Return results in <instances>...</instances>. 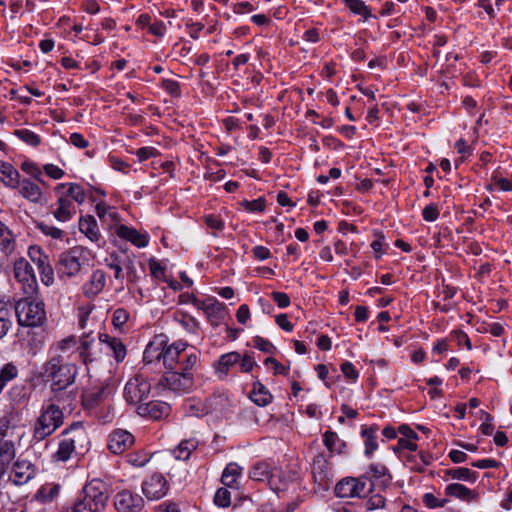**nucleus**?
<instances>
[{
  "label": "nucleus",
  "mask_w": 512,
  "mask_h": 512,
  "mask_svg": "<svg viewBox=\"0 0 512 512\" xmlns=\"http://www.w3.org/2000/svg\"><path fill=\"white\" fill-rule=\"evenodd\" d=\"M186 348H188L186 342L176 341L170 343L166 335L159 334L154 336L146 346L143 361L147 364L154 361H162L166 369H177L180 352L186 350Z\"/></svg>",
  "instance_id": "obj_1"
},
{
  "label": "nucleus",
  "mask_w": 512,
  "mask_h": 512,
  "mask_svg": "<svg viewBox=\"0 0 512 512\" xmlns=\"http://www.w3.org/2000/svg\"><path fill=\"white\" fill-rule=\"evenodd\" d=\"M108 501V493L104 482L93 479L87 483L81 496L70 506L64 507L62 512H100Z\"/></svg>",
  "instance_id": "obj_2"
},
{
  "label": "nucleus",
  "mask_w": 512,
  "mask_h": 512,
  "mask_svg": "<svg viewBox=\"0 0 512 512\" xmlns=\"http://www.w3.org/2000/svg\"><path fill=\"white\" fill-rule=\"evenodd\" d=\"M44 374L52 382V391L60 392L74 383L77 367L61 356H54L44 365Z\"/></svg>",
  "instance_id": "obj_3"
},
{
  "label": "nucleus",
  "mask_w": 512,
  "mask_h": 512,
  "mask_svg": "<svg viewBox=\"0 0 512 512\" xmlns=\"http://www.w3.org/2000/svg\"><path fill=\"white\" fill-rule=\"evenodd\" d=\"M15 314L19 325L26 327L40 326L46 320L44 303L30 298L20 299L16 302Z\"/></svg>",
  "instance_id": "obj_4"
},
{
  "label": "nucleus",
  "mask_w": 512,
  "mask_h": 512,
  "mask_svg": "<svg viewBox=\"0 0 512 512\" xmlns=\"http://www.w3.org/2000/svg\"><path fill=\"white\" fill-rule=\"evenodd\" d=\"M374 483L367 476L347 477L335 486V493L340 498L366 497L373 490Z\"/></svg>",
  "instance_id": "obj_5"
},
{
  "label": "nucleus",
  "mask_w": 512,
  "mask_h": 512,
  "mask_svg": "<svg viewBox=\"0 0 512 512\" xmlns=\"http://www.w3.org/2000/svg\"><path fill=\"white\" fill-rule=\"evenodd\" d=\"M151 393V383L142 374H136L125 384L123 397L127 404L136 408L146 401Z\"/></svg>",
  "instance_id": "obj_6"
},
{
  "label": "nucleus",
  "mask_w": 512,
  "mask_h": 512,
  "mask_svg": "<svg viewBox=\"0 0 512 512\" xmlns=\"http://www.w3.org/2000/svg\"><path fill=\"white\" fill-rule=\"evenodd\" d=\"M194 384V374L183 370L172 369L167 371L157 383L158 389H167L176 393L190 391Z\"/></svg>",
  "instance_id": "obj_7"
},
{
  "label": "nucleus",
  "mask_w": 512,
  "mask_h": 512,
  "mask_svg": "<svg viewBox=\"0 0 512 512\" xmlns=\"http://www.w3.org/2000/svg\"><path fill=\"white\" fill-rule=\"evenodd\" d=\"M63 413L55 404H49L38 418L34 431V437L44 439L50 435L62 423Z\"/></svg>",
  "instance_id": "obj_8"
},
{
  "label": "nucleus",
  "mask_w": 512,
  "mask_h": 512,
  "mask_svg": "<svg viewBox=\"0 0 512 512\" xmlns=\"http://www.w3.org/2000/svg\"><path fill=\"white\" fill-rule=\"evenodd\" d=\"M113 392V385L110 380L101 385L93 386L82 394L81 402L85 410L95 411L103 405Z\"/></svg>",
  "instance_id": "obj_9"
},
{
  "label": "nucleus",
  "mask_w": 512,
  "mask_h": 512,
  "mask_svg": "<svg viewBox=\"0 0 512 512\" xmlns=\"http://www.w3.org/2000/svg\"><path fill=\"white\" fill-rule=\"evenodd\" d=\"M14 277L21 284V289L24 294L31 296L38 288L36 276L30 263L20 258L14 263Z\"/></svg>",
  "instance_id": "obj_10"
},
{
  "label": "nucleus",
  "mask_w": 512,
  "mask_h": 512,
  "mask_svg": "<svg viewBox=\"0 0 512 512\" xmlns=\"http://www.w3.org/2000/svg\"><path fill=\"white\" fill-rule=\"evenodd\" d=\"M191 302L197 309L202 310L205 313L208 321L214 326H218L227 316L225 305L214 297H210L205 300L193 297Z\"/></svg>",
  "instance_id": "obj_11"
},
{
  "label": "nucleus",
  "mask_w": 512,
  "mask_h": 512,
  "mask_svg": "<svg viewBox=\"0 0 512 512\" xmlns=\"http://www.w3.org/2000/svg\"><path fill=\"white\" fill-rule=\"evenodd\" d=\"M331 451L332 450L319 452L313 458L312 476L315 483L320 487H327L331 482V463L329 462Z\"/></svg>",
  "instance_id": "obj_12"
},
{
  "label": "nucleus",
  "mask_w": 512,
  "mask_h": 512,
  "mask_svg": "<svg viewBox=\"0 0 512 512\" xmlns=\"http://www.w3.org/2000/svg\"><path fill=\"white\" fill-rule=\"evenodd\" d=\"M169 490V483L160 473H154L142 483V492L149 500L163 498Z\"/></svg>",
  "instance_id": "obj_13"
},
{
  "label": "nucleus",
  "mask_w": 512,
  "mask_h": 512,
  "mask_svg": "<svg viewBox=\"0 0 512 512\" xmlns=\"http://www.w3.org/2000/svg\"><path fill=\"white\" fill-rule=\"evenodd\" d=\"M114 505L118 512H139L144 507V500L137 493L122 490L115 495Z\"/></svg>",
  "instance_id": "obj_14"
},
{
  "label": "nucleus",
  "mask_w": 512,
  "mask_h": 512,
  "mask_svg": "<svg viewBox=\"0 0 512 512\" xmlns=\"http://www.w3.org/2000/svg\"><path fill=\"white\" fill-rule=\"evenodd\" d=\"M89 444L86 430L80 424H74L63 433L58 448H84Z\"/></svg>",
  "instance_id": "obj_15"
},
{
  "label": "nucleus",
  "mask_w": 512,
  "mask_h": 512,
  "mask_svg": "<svg viewBox=\"0 0 512 512\" xmlns=\"http://www.w3.org/2000/svg\"><path fill=\"white\" fill-rule=\"evenodd\" d=\"M80 269L81 263L75 250L63 252L59 256L57 271L61 276L73 277Z\"/></svg>",
  "instance_id": "obj_16"
},
{
  "label": "nucleus",
  "mask_w": 512,
  "mask_h": 512,
  "mask_svg": "<svg viewBox=\"0 0 512 512\" xmlns=\"http://www.w3.org/2000/svg\"><path fill=\"white\" fill-rule=\"evenodd\" d=\"M106 283V273L101 269H96L92 272L89 280L83 284L82 293L86 298H95L103 291Z\"/></svg>",
  "instance_id": "obj_17"
},
{
  "label": "nucleus",
  "mask_w": 512,
  "mask_h": 512,
  "mask_svg": "<svg viewBox=\"0 0 512 512\" xmlns=\"http://www.w3.org/2000/svg\"><path fill=\"white\" fill-rule=\"evenodd\" d=\"M35 473L34 465L26 460H17L9 475V481L13 484L20 486L26 484L33 478Z\"/></svg>",
  "instance_id": "obj_18"
},
{
  "label": "nucleus",
  "mask_w": 512,
  "mask_h": 512,
  "mask_svg": "<svg viewBox=\"0 0 512 512\" xmlns=\"http://www.w3.org/2000/svg\"><path fill=\"white\" fill-rule=\"evenodd\" d=\"M169 409L170 407L167 403L160 401H149L140 404L137 407L136 411L137 414L141 417L159 420L163 416L168 415Z\"/></svg>",
  "instance_id": "obj_19"
},
{
  "label": "nucleus",
  "mask_w": 512,
  "mask_h": 512,
  "mask_svg": "<svg viewBox=\"0 0 512 512\" xmlns=\"http://www.w3.org/2000/svg\"><path fill=\"white\" fill-rule=\"evenodd\" d=\"M19 193L34 204H43L44 194L41 188L29 179H23L19 184Z\"/></svg>",
  "instance_id": "obj_20"
},
{
  "label": "nucleus",
  "mask_w": 512,
  "mask_h": 512,
  "mask_svg": "<svg viewBox=\"0 0 512 512\" xmlns=\"http://www.w3.org/2000/svg\"><path fill=\"white\" fill-rule=\"evenodd\" d=\"M56 205L57 207L52 214L59 222H67L71 220L76 213L74 204L66 196L60 195L57 199Z\"/></svg>",
  "instance_id": "obj_21"
},
{
  "label": "nucleus",
  "mask_w": 512,
  "mask_h": 512,
  "mask_svg": "<svg viewBox=\"0 0 512 512\" xmlns=\"http://www.w3.org/2000/svg\"><path fill=\"white\" fill-rule=\"evenodd\" d=\"M274 469V464L267 461H259L251 467L249 477L254 481H267L270 485H272L271 482Z\"/></svg>",
  "instance_id": "obj_22"
},
{
  "label": "nucleus",
  "mask_w": 512,
  "mask_h": 512,
  "mask_svg": "<svg viewBox=\"0 0 512 512\" xmlns=\"http://www.w3.org/2000/svg\"><path fill=\"white\" fill-rule=\"evenodd\" d=\"M240 361V353L234 351L223 354L214 363L213 367L216 374L220 379L225 378L228 375L229 369Z\"/></svg>",
  "instance_id": "obj_23"
},
{
  "label": "nucleus",
  "mask_w": 512,
  "mask_h": 512,
  "mask_svg": "<svg viewBox=\"0 0 512 512\" xmlns=\"http://www.w3.org/2000/svg\"><path fill=\"white\" fill-rule=\"evenodd\" d=\"M0 181L6 187L15 189L20 184V174L10 163L0 160Z\"/></svg>",
  "instance_id": "obj_24"
},
{
  "label": "nucleus",
  "mask_w": 512,
  "mask_h": 512,
  "mask_svg": "<svg viewBox=\"0 0 512 512\" xmlns=\"http://www.w3.org/2000/svg\"><path fill=\"white\" fill-rule=\"evenodd\" d=\"M116 233L120 238L130 241L137 247H145L148 244V237L146 234H141L136 229L126 225L118 226Z\"/></svg>",
  "instance_id": "obj_25"
},
{
  "label": "nucleus",
  "mask_w": 512,
  "mask_h": 512,
  "mask_svg": "<svg viewBox=\"0 0 512 512\" xmlns=\"http://www.w3.org/2000/svg\"><path fill=\"white\" fill-rule=\"evenodd\" d=\"M19 435H15V429L9 427V421L0 420V448H15L19 446Z\"/></svg>",
  "instance_id": "obj_26"
},
{
  "label": "nucleus",
  "mask_w": 512,
  "mask_h": 512,
  "mask_svg": "<svg viewBox=\"0 0 512 512\" xmlns=\"http://www.w3.org/2000/svg\"><path fill=\"white\" fill-rule=\"evenodd\" d=\"M135 443V437L127 430L117 429L109 436L107 448L130 447Z\"/></svg>",
  "instance_id": "obj_27"
},
{
  "label": "nucleus",
  "mask_w": 512,
  "mask_h": 512,
  "mask_svg": "<svg viewBox=\"0 0 512 512\" xmlns=\"http://www.w3.org/2000/svg\"><path fill=\"white\" fill-rule=\"evenodd\" d=\"M99 340L107 345L108 349L113 353V356L117 362L124 360L126 356V348L120 339L110 337L107 334H100Z\"/></svg>",
  "instance_id": "obj_28"
},
{
  "label": "nucleus",
  "mask_w": 512,
  "mask_h": 512,
  "mask_svg": "<svg viewBox=\"0 0 512 512\" xmlns=\"http://www.w3.org/2000/svg\"><path fill=\"white\" fill-rule=\"evenodd\" d=\"M79 230L93 242L98 241L101 236L98 224L95 218L91 215H87L85 217L80 218Z\"/></svg>",
  "instance_id": "obj_29"
},
{
  "label": "nucleus",
  "mask_w": 512,
  "mask_h": 512,
  "mask_svg": "<svg viewBox=\"0 0 512 512\" xmlns=\"http://www.w3.org/2000/svg\"><path fill=\"white\" fill-rule=\"evenodd\" d=\"M249 397L255 404L262 407L268 405L273 398L268 389L258 380L254 382Z\"/></svg>",
  "instance_id": "obj_30"
},
{
  "label": "nucleus",
  "mask_w": 512,
  "mask_h": 512,
  "mask_svg": "<svg viewBox=\"0 0 512 512\" xmlns=\"http://www.w3.org/2000/svg\"><path fill=\"white\" fill-rule=\"evenodd\" d=\"M199 357L198 353L193 350H183L180 352L178 370H183L184 372H190L194 374V371L198 365Z\"/></svg>",
  "instance_id": "obj_31"
},
{
  "label": "nucleus",
  "mask_w": 512,
  "mask_h": 512,
  "mask_svg": "<svg viewBox=\"0 0 512 512\" xmlns=\"http://www.w3.org/2000/svg\"><path fill=\"white\" fill-rule=\"evenodd\" d=\"M67 187V191L62 196L68 197L72 202L75 201L78 204H83L86 199V194L83 187L77 183H61L58 184L55 188L56 191H59L62 188Z\"/></svg>",
  "instance_id": "obj_32"
},
{
  "label": "nucleus",
  "mask_w": 512,
  "mask_h": 512,
  "mask_svg": "<svg viewBox=\"0 0 512 512\" xmlns=\"http://www.w3.org/2000/svg\"><path fill=\"white\" fill-rule=\"evenodd\" d=\"M445 494L463 501H471L476 497L474 491L459 483H451L447 485L445 488Z\"/></svg>",
  "instance_id": "obj_33"
},
{
  "label": "nucleus",
  "mask_w": 512,
  "mask_h": 512,
  "mask_svg": "<svg viewBox=\"0 0 512 512\" xmlns=\"http://www.w3.org/2000/svg\"><path fill=\"white\" fill-rule=\"evenodd\" d=\"M15 248V239L11 230L0 221V249L6 255L11 254Z\"/></svg>",
  "instance_id": "obj_34"
},
{
  "label": "nucleus",
  "mask_w": 512,
  "mask_h": 512,
  "mask_svg": "<svg viewBox=\"0 0 512 512\" xmlns=\"http://www.w3.org/2000/svg\"><path fill=\"white\" fill-rule=\"evenodd\" d=\"M398 430L402 438L399 439L397 448H417L415 441L418 439V436L410 426L402 424Z\"/></svg>",
  "instance_id": "obj_35"
},
{
  "label": "nucleus",
  "mask_w": 512,
  "mask_h": 512,
  "mask_svg": "<svg viewBox=\"0 0 512 512\" xmlns=\"http://www.w3.org/2000/svg\"><path fill=\"white\" fill-rule=\"evenodd\" d=\"M241 471H242V468L240 466H238L237 464H235V463L228 464L222 474L221 482L226 487H230V488L235 487L237 484V479L241 474Z\"/></svg>",
  "instance_id": "obj_36"
},
{
  "label": "nucleus",
  "mask_w": 512,
  "mask_h": 512,
  "mask_svg": "<svg viewBox=\"0 0 512 512\" xmlns=\"http://www.w3.org/2000/svg\"><path fill=\"white\" fill-rule=\"evenodd\" d=\"M366 474L369 479L380 480L382 484H386L391 480L388 469L380 463L370 464Z\"/></svg>",
  "instance_id": "obj_37"
},
{
  "label": "nucleus",
  "mask_w": 512,
  "mask_h": 512,
  "mask_svg": "<svg viewBox=\"0 0 512 512\" xmlns=\"http://www.w3.org/2000/svg\"><path fill=\"white\" fill-rule=\"evenodd\" d=\"M11 326V311L6 303L0 301V339L8 333Z\"/></svg>",
  "instance_id": "obj_38"
},
{
  "label": "nucleus",
  "mask_w": 512,
  "mask_h": 512,
  "mask_svg": "<svg viewBox=\"0 0 512 512\" xmlns=\"http://www.w3.org/2000/svg\"><path fill=\"white\" fill-rule=\"evenodd\" d=\"M14 135H16L20 140H22L26 144L33 147H37L41 144L40 136L26 128L16 129L14 131Z\"/></svg>",
  "instance_id": "obj_39"
},
{
  "label": "nucleus",
  "mask_w": 512,
  "mask_h": 512,
  "mask_svg": "<svg viewBox=\"0 0 512 512\" xmlns=\"http://www.w3.org/2000/svg\"><path fill=\"white\" fill-rule=\"evenodd\" d=\"M122 267L126 270L128 281L136 282L139 279L137 274L134 258L130 255H125L121 259Z\"/></svg>",
  "instance_id": "obj_40"
},
{
  "label": "nucleus",
  "mask_w": 512,
  "mask_h": 512,
  "mask_svg": "<svg viewBox=\"0 0 512 512\" xmlns=\"http://www.w3.org/2000/svg\"><path fill=\"white\" fill-rule=\"evenodd\" d=\"M150 458L151 455L145 453L144 450H134L127 455V461L135 467H143Z\"/></svg>",
  "instance_id": "obj_41"
},
{
  "label": "nucleus",
  "mask_w": 512,
  "mask_h": 512,
  "mask_svg": "<svg viewBox=\"0 0 512 512\" xmlns=\"http://www.w3.org/2000/svg\"><path fill=\"white\" fill-rule=\"evenodd\" d=\"M28 255L31 261L39 268L44 264L50 262L48 255H46L39 246H31L28 250Z\"/></svg>",
  "instance_id": "obj_42"
},
{
  "label": "nucleus",
  "mask_w": 512,
  "mask_h": 512,
  "mask_svg": "<svg viewBox=\"0 0 512 512\" xmlns=\"http://www.w3.org/2000/svg\"><path fill=\"white\" fill-rule=\"evenodd\" d=\"M351 12L359 14L365 18L370 16L368 7L362 0H343Z\"/></svg>",
  "instance_id": "obj_43"
},
{
  "label": "nucleus",
  "mask_w": 512,
  "mask_h": 512,
  "mask_svg": "<svg viewBox=\"0 0 512 512\" xmlns=\"http://www.w3.org/2000/svg\"><path fill=\"white\" fill-rule=\"evenodd\" d=\"M446 474L456 480H475V477H473L474 473L470 469L464 467L449 469L446 471Z\"/></svg>",
  "instance_id": "obj_44"
},
{
  "label": "nucleus",
  "mask_w": 512,
  "mask_h": 512,
  "mask_svg": "<svg viewBox=\"0 0 512 512\" xmlns=\"http://www.w3.org/2000/svg\"><path fill=\"white\" fill-rule=\"evenodd\" d=\"M60 491L59 485L43 486L36 494L38 499L52 501Z\"/></svg>",
  "instance_id": "obj_45"
},
{
  "label": "nucleus",
  "mask_w": 512,
  "mask_h": 512,
  "mask_svg": "<svg viewBox=\"0 0 512 512\" xmlns=\"http://www.w3.org/2000/svg\"><path fill=\"white\" fill-rule=\"evenodd\" d=\"M14 457V450H0V479L8 470Z\"/></svg>",
  "instance_id": "obj_46"
},
{
  "label": "nucleus",
  "mask_w": 512,
  "mask_h": 512,
  "mask_svg": "<svg viewBox=\"0 0 512 512\" xmlns=\"http://www.w3.org/2000/svg\"><path fill=\"white\" fill-rule=\"evenodd\" d=\"M36 227L46 236H50L53 239H60L63 236V231L57 227L44 222H38Z\"/></svg>",
  "instance_id": "obj_47"
},
{
  "label": "nucleus",
  "mask_w": 512,
  "mask_h": 512,
  "mask_svg": "<svg viewBox=\"0 0 512 512\" xmlns=\"http://www.w3.org/2000/svg\"><path fill=\"white\" fill-rule=\"evenodd\" d=\"M214 502L219 507H228L231 503L230 491L225 487L219 488L215 493Z\"/></svg>",
  "instance_id": "obj_48"
},
{
  "label": "nucleus",
  "mask_w": 512,
  "mask_h": 512,
  "mask_svg": "<svg viewBox=\"0 0 512 512\" xmlns=\"http://www.w3.org/2000/svg\"><path fill=\"white\" fill-rule=\"evenodd\" d=\"M241 205L248 212H263L265 210V199L263 197H259L255 200H244Z\"/></svg>",
  "instance_id": "obj_49"
},
{
  "label": "nucleus",
  "mask_w": 512,
  "mask_h": 512,
  "mask_svg": "<svg viewBox=\"0 0 512 512\" xmlns=\"http://www.w3.org/2000/svg\"><path fill=\"white\" fill-rule=\"evenodd\" d=\"M41 281L46 285L49 286L54 282V272L52 269V266L50 262L44 264L43 266L38 268Z\"/></svg>",
  "instance_id": "obj_50"
},
{
  "label": "nucleus",
  "mask_w": 512,
  "mask_h": 512,
  "mask_svg": "<svg viewBox=\"0 0 512 512\" xmlns=\"http://www.w3.org/2000/svg\"><path fill=\"white\" fill-rule=\"evenodd\" d=\"M129 319V313L124 308H117L112 317V323L115 327H122Z\"/></svg>",
  "instance_id": "obj_51"
},
{
  "label": "nucleus",
  "mask_w": 512,
  "mask_h": 512,
  "mask_svg": "<svg viewBox=\"0 0 512 512\" xmlns=\"http://www.w3.org/2000/svg\"><path fill=\"white\" fill-rule=\"evenodd\" d=\"M112 262L107 263V266L114 270V277L117 280H121L124 278L123 267L121 263V259L116 254H111Z\"/></svg>",
  "instance_id": "obj_52"
},
{
  "label": "nucleus",
  "mask_w": 512,
  "mask_h": 512,
  "mask_svg": "<svg viewBox=\"0 0 512 512\" xmlns=\"http://www.w3.org/2000/svg\"><path fill=\"white\" fill-rule=\"evenodd\" d=\"M422 216L425 221L433 222L439 217V209L438 206L434 203L427 205L423 211Z\"/></svg>",
  "instance_id": "obj_53"
},
{
  "label": "nucleus",
  "mask_w": 512,
  "mask_h": 512,
  "mask_svg": "<svg viewBox=\"0 0 512 512\" xmlns=\"http://www.w3.org/2000/svg\"><path fill=\"white\" fill-rule=\"evenodd\" d=\"M21 169H22V171H24L25 173L29 174L30 176H32L36 180H40L41 175H42V171L33 162L24 161L21 164Z\"/></svg>",
  "instance_id": "obj_54"
},
{
  "label": "nucleus",
  "mask_w": 512,
  "mask_h": 512,
  "mask_svg": "<svg viewBox=\"0 0 512 512\" xmlns=\"http://www.w3.org/2000/svg\"><path fill=\"white\" fill-rule=\"evenodd\" d=\"M149 268L153 277L165 281V268L161 265L160 262L156 261L155 259H150Z\"/></svg>",
  "instance_id": "obj_55"
},
{
  "label": "nucleus",
  "mask_w": 512,
  "mask_h": 512,
  "mask_svg": "<svg viewBox=\"0 0 512 512\" xmlns=\"http://www.w3.org/2000/svg\"><path fill=\"white\" fill-rule=\"evenodd\" d=\"M423 503L428 508L443 507L447 503V499L439 500L432 493H426L423 495Z\"/></svg>",
  "instance_id": "obj_56"
},
{
  "label": "nucleus",
  "mask_w": 512,
  "mask_h": 512,
  "mask_svg": "<svg viewBox=\"0 0 512 512\" xmlns=\"http://www.w3.org/2000/svg\"><path fill=\"white\" fill-rule=\"evenodd\" d=\"M158 155L159 152L154 147H141L136 151V156L138 157L139 161H145Z\"/></svg>",
  "instance_id": "obj_57"
},
{
  "label": "nucleus",
  "mask_w": 512,
  "mask_h": 512,
  "mask_svg": "<svg viewBox=\"0 0 512 512\" xmlns=\"http://www.w3.org/2000/svg\"><path fill=\"white\" fill-rule=\"evenodd\" d=\"M43 170L50 178L55 180L61 179L65 174L63 169L54 164H45Z\"/></svg>",
  "instance_id": "obj_58"
},
{
  "label": "nucleus",
  "mask_w": 512,
  "mask_h": 512,
  "mask_svg": "<svg viewBox=\"0 0 512 512\" xmlns=\"http://www.w3.org/2000/svg\"><path fill=\"white\" fill-rule=\"evenodd\" d=\"M163 89L172 96L180 95V85L177 81L172 79H164L162 81Z\"/></svg>",
  "instance_id": "obj_59"
},
{
  "label": "nucleus",
  "mask_w": 512,
  "mask_h": 512,
  "mask_svg": "<svg viewBox=\"0 0 512 512\" xmlns=\"http://www.w3.org/2000/svg\"><path fill=\"white\" fill-rule=\"evenodd\" d=\"M96 214L101 220H105L107 216L113 218L116 216V213L111 212V207L105 202H99L95 207Z\"/></svg>",
  "instance_id": "obj_60"
},
{
  "label": "nucleus",
  "mask_w": 512,
  "mask_h": 512,
  "mask_svg": "<svg viewBox=\"0 0 512 512\" xmlns=\"http://www.w3.org/2000/svg\"><path fill=\"white\" fill-rule=\"evenodd\" d=\"M254 346L265 353H273L275 350L274 345L270 341L259 336L254 338Z\"/></svg>",
  "instance_id": "obj_61"
},
{
  "label": "nucleus",
  "mask_w": 512,
  "mask_h": 512,
  "mask_svg": "<svg viewBox=\"0 0 512 512\" xmlns=\"http://www.w3.org/2000/svg\"><path fill=\"white\" fill-rule=\"evenodd\" d=\"M271 297L280 308H286L290 305V298L286 293L274 291L271 293Z\"/></svg>",
  "instance_id": "obj_62"
},
{
  "label": "nucleus",
  "mask_w": 512,
  "mask_h": 512,
  "mask_svg": "<svg viewBox=\"0 0 512 512\" xmlns=\"http://www.w3.org/2000/svg\"><path fill=\"white\" fill-rule=\"evenodd\" d=\"M205 223L208 227L217 231H222L224 229V222L215 215L205 216Z\"/></svg>",
  "instance_id": "obj_63"
},
{
  "label": "nucleus",
  "mask_w": 512,
  "mask_h": 512,
  "mask_svg": "<svg viewBox=\"0 0 512 512\" xmlns=\"http://www.w3.org/2000/svg\"><path fill=\"white\" fill-rule=\"evenodd\" d=\"M240 368L242 372H250L254 366H256V362L249 354H245L243 357L240 356Z\"/></svg>",
  "instance_id": "obj_64"
}]
</instances>
